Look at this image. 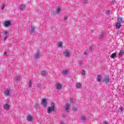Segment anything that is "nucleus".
I'll return each mask as SVG.
<instances>
[{"instance_id":"obj_29","label":"nucleus","mask_w":124,"mask_h":124,"mask_svg":"<svg viewBox=\"0 0 124 124\" xmlns=\"http://www.w3.org/2000/svg\"><path fill=\"white\" fill-rule=\"evenodd\" d=\"M82 75H83V76L86 75V72L84 70H82Z\"/></svg>"},{"instance_id":"obj_8","label":"nucleus","mask_w":124,"mask_h":124,"mask_svg":"<svg viewBox=\"0 0 124 124\" xmlns=\"http://www.w3.org/2000/svg\"><path fill=\"white\" fill-rule=\"evenodd\" d=\"M104 83H106V84H107L108 82H109V76H106L104 77V80L103 81Z\"/></svg>"},{"instance_id":"obj_1","label":"nucleus","mask_w":124,"mask_h":124,"mask_svg":"<svg viewBox=\"0 0 124 124\" xmlns=\"http://www.w3.org/2000/svg\"><path fill=\"white\" fill-rule=\"evenodd\" d=\"M56 110V106L54 103H51L50 106L48 107L47 108V114H51L52 112H54Z\"/></svg>"},{"instance_id":"obj_11","label":"nucleus","mask_w":124,"mask_h":124,"mask_svg":"<svg viewBox=\"0 0 124 124\" xmlns=\"http://www.w3.org/2000/svg\"><path fill=\"white\" fill-rule=\"evenodd\" d=\"M4 94L6 95V96H8L10 95V91L9 90L7 89L4 92Z\"/></svg>"},{"instance_id":"obj_2","label":"nucleus","mask_w":124,"mask_h":124,"mask_svg":"<svg viewBox=\"0 0 124 124\" xmlns=\"http://www.w3.org/2000/svg\"><path fill=\"white\" fill-rule=\"evenodd\" d=\"M40 55H41V53H40V51L37 49L35 55L34 56V59L35 60H37V59H39V58L40 57Z\"/></svg>"},{"instance_id":"obj_7","label":"nucleus","mask_w":124,"mask_h":124,"mask_svg":"<svg viewBox=\"0 0 124 124\" xmlns=\"http://www.w3.org/2000/svg\"><path fill=\"white\" fill-rule=\"evenodd\" d=\"M3 108L4 110H9L10 108V106L8 104H5L3 106Z\"/></svg>"},{"instance_id":"obj_17","label":"nucleus","mask_w":124,"mask_h":124,"mask_svg":"<svg viewBox=\"0 0 124 124\" xmlns=\"http://www.w3.org/2000/svg\"><path fill=\"white\" fill-rule=\"evenodd\" d=\"M81 86H82V84L79 82H78L76 84V87L77 88V89H80V88H81Z\"/></svg>"},{"instance_id":"obj_33","label":"nucleus","mask_w":124,"mask_h":124,"mask_svg":"<svg viewBox=\"0 0 124 124\" xmlns=\"http://www.w3.org/2000/svg\"><path fill=\"white\" fill-rule=\"evenodd\" d=\"M29 87L30 88H31V87H32V85H31V81H30V82H29Z\"/></svg>"},{"instance_id":"obj_16","label":"nucleus","mask_w":124,"mask_h":124,"mask_svg":"<svg viewBox=\"0 0 124 124\" xmlns=\"http://www.w3.org/2000/svg\"><path fill=\"white\" fill-rule=\"evenodd\" d=\"M61 10H62V7H57V8L56 9V14H59V13L61 12Z\"/></svg>"},{"instance_id":"obj_14","label":"nucleus","mask_w":124,"mask_h":124,"mask_svg":"<svg viewBox=\"0 0 124 124\" xmlns=\"http://www.w3.org/2000/svg\"><path fill=\"white\" fill-rule=\"evenodd\" d=\"M122 23H120V22H117L116 24V29H121V27H122Z\"/></svg>"},{"instance_id":"obj_25","label":"nucleus","mask_w":124,"mask_h":124,"mask_svg":"<svg viewBox=\"0 0 124 124\" xmlns=\"http://www.w3.org/2000/svg\"><path fill=\"white\" fill-rule=\"evenodd\" d=\"M124 50H121V51H120V52L119 54V56H120V57H122V56H123V55H124Z\"/></svg>"},{"instance_id":"obj_40","label":"nucleus","mask_w":124,"mask_h":124,"mask_svg":"<svg viewBox=\"0 0 124 124\" xmlns=\"http://www.w3.org/2000/svg\"><path fill=\"white\" fill-rule=\"evenodd\" d=\"M103 124H108V122H104Z\"/></svg>"},{"instance_id":"obj_36","label":"nucleus","mask_w":124,"mask_h":124,"mask_svg":"<svg viewBox=\"0 0 124 124\" xmlns=\"http://www.w3.org/2000/svg\"><path fill=\"white\" fill-rule=\"evenodd\" d=\"M3 56H5V57H6L7 56V53H6V52H4L3 53Z\"/></svg>"},{"instance_id":"obj_34","label":"nucleus","mask_w":124,"mask_h":124,"mask_svg":"<svg viewBox=\"0 0 124 124\" xmlns=\"http://www.w3.org/2000/svg\"><path fill=\"white\" fill-rule=\"evenodd\" d=\"M3 33L4 34V35H6V34H7V31H3Z\"/></svg>"},{"instance_id":"obj_28","label":"nucleus","mask_w":124,"mask_h":124,"mask_svg":"<svg viewBox=\"0 0 124 124\" xmlns=\"http://www.w3.org/2000/svg\"><path fill=\"white\" fill-rule=\"evenodd\" d=\"M78 62L80 65H83V64H84V63L83 62V61H79Z\"/></svg>"},{"instance_id":"obj_19","label":"nucleus","mask_w":124,"mask_h":124,"mask_svg":"<svg viewBox=\"0 0 124 124\" xmlns=\"http://www.w3.org/2000/svg\"><path fill=\"white\" fill-rule=\"evenodd\" d=\"M41 75H43V76H44L47 74V72L46 70H43L41 72Z\"/></svg>"},{"instance_id":"obj_41","label":"nucleus","mask_w":124,"mask_h":124,"mask_svg":"<svg viewBox=\"0 0 124 124\" xmlns=\"http://www.w3.org/2000/svg\"><path fill=\"white\" fill-rule=\"evenodd\" d=\"M60 124H64V123L63 122H60Z\"/></svg>"},{"instance_id":"obj_23","label":"nucleus","mask_w":124,"mask_h":124,"mask_svg":"<svg viewBox=\"0 0 124 124\" xmlns=\"http://www.w3.org/2000/svg\"><path fill=\"white\" fill-rule=\"evenodd\" d=\"M81 122L84 123V122H86V117L85 116H81Z\"/></svg>"},{"instance_id":"obj_10","label":"nucleus","mask_w":124,"mask_h":124,"mask_svg":"<svg viewBox=\"0 0 124 124\" xmlns=\"http://www.w3.org/2000/svg\"><path fill=\"white\" fill-rule=\"evenodd\" d=\"M102 78V77H101V75H98L96 78L97 82H99V83H100V82H101Z\"/></svg>"},{"instance_id":"obj_30","label":"nucleus","mask_w":124,"mask_h":124,"mask_svg":"<svg viewBox=\"0 0 124 124\" xmlns=\"http://www.w3.org/2000/svg\"><path fill=\"white\" fill-rule=\"evenodd\" d=\"M84 55H85L86 56L89 55V54L88 53V50H85L84 52Z\"/></svg>"},{"instance_id":"obj_20","label":"nucleus","mask_w":124,"mask_h":124,"mask_svg":"<svg viewBox=\"0 0 124 124\" xmlns=\"http://www.w3.org/2000/svg\"><path fill=\"white\" fill-rule=\"evenodd\" d=\"M116 56H117V53H112L111 56H110V58L111 59H114V58H116Z\"/></svg>"},{"instance_id":"obj_32","label":"nucleus","mask_w":124,"mask_h":124,"mask_svg":"<svg viewBox=\"0 0 124 124\" xmlns=\"http://www.w3.org/2000/svg\"><path fill=\"white\" fill-rule=\"evenodd\" d=\"M4 6H5L4 4H2V5H1V9H2V10H3V9H4Z\"/></svg>"},{"instance_id":"obj_13","label":"nucleus","mask_w":124,"mask_h":124,"mask_svg":"<svg viewBox=\"0 0 124 124\" xmlns=\"http://www.w3.org/2000/svg\"><path fill=\"white\" fill-rule=\"evenodd\" d=\"M117 20H118V23H120L121 24L124 23V22L123 21H124V18L122 17H118Z\"/></svg>"},{"instance_id":"obj_12","label":"nucleus","mask_w":124,"mask_h":124,"mask_svg":"<svg viewBox=\"0 0 124 124\" xmlns=\"http://www.w3.org/2000/svg\"><path fill=\"white\" fill-rule=\"evenodd\" d=\"M55 87L57 90H61L62 89V85L60 83H56Z\"/></svg>"},{"instance_id":"obj_18","label":"nucleus","mask_w":124,"mask_h":124,"mask_svg":"<svg viewBox=\"0 0 124 124\" xmlns=\"http://www.w3.org/2000/svg\"><path fill=\"white\" fill-rule=\"evenodd\" d=\"M27 119L28 122H31V121H32V117L31 115L28 116Z\"/></svg>"},{"instance_id":"obj_31","label":"nucleus","mask_w":124,"mask_h":124,"mask_svg":"<svg viewBox=\"0 0 124 124\" xmlns=\"http://www.w3.org/2000/svg\"><path fill=\"white\" fill-rule=\"evenodd\" d=\"M83 3L84 4H86V3H88V0H83Z\"/></svg>"},{"instance_id":"obj_21","label":"nucleus","mask_w":124,"mask_h":124,"mask_svg":"<svg viewBox=\"0 0 124 124\" xmlns=\"http://www.w3.org/2000/svg\"><path fill=\"white\" fill-rule=\"evenodd\" d=\"M124 107H120L118 109V112L120 113V112H123L124 111Z\"/></svg>"},{"instance_id":"obj_6","label":"nucleus","mask_w":124,"mask_h":124,"mask_svg":"<svg viewBox=\"0 0 124 124\" xmlns=\"http://www.w3.org/2000/svg\"><path fill=\"white\" fill-rule=\"evenodd\" d=\"M65 110L66 112H67L68 113L70 112V105H69L68 103H66L65 104Z\"/></svg>"},{"instance_id":"obj_24","label":"nucleus","mask_w":124,"mask_h":124,"mask_svg":"<svg viewBox=\"0 0 124 124\" xmlns=\"http://www.w3.org/2000/svg\"><path fill=\"white\" fill-rule=\"evenodd\" d=\"M21 79V76H17L16 77V81H19Z\"/></svg>"},{"instance_id":"obj_3","label":"nucleus","mask_w":124,"mask_h":124,"mask_svg":"<svg viewBox=\"0 0 124 124\" xmlns=\"http://www.w3.org/2000/svg\"><path fill=\"white\" fill-rule=\"evenodd\" d=\"M63 54L64 57H66V58L69 57V56H70V52H69V49H65L64 51L63 52Z\"/></svg>"},{"instance_id":"obj_5","label":"nucleus","mask_w":124,"mask_h":124,"mask_svg":"<svg viewBox=\"0 0 124 124\" xmlns=\"http://www.w3.org/2000/svg\"><path fill=\"white\" fill-rule=\"evenodd\" d=\"M3 25H4V27H5V28H7V27H9V26H11V22H10V21L8 20L3 22Z\"/></svg>"},{"instance_id":"obj_22","label":"nucleus","mask_w":124,"mask_h":124,"mask_svg":"<svg viewBox=\"0 0 124 124\" xmlns=\"http://www.w3.org/2000/svg\"><path fill=\"white\" fill-rule=\"evenodd\" d=\"M58 46L59 48H62V42H59V43H58Z\"/></svg>"},{"instance_id":"obj_4","label":"nucleus","mask_w":124,"mask_h":124,"mask_svg":"<svg viewBox=\"0 0 124 124\" xmlns=\"http://www.w3.org/2000/svg\"><path fill=\"white\" fill-rule=\"evenodd\" d=\"M41 104L44 106V107H47V101L46 99L43 98L42 99Z\"/></svg>"},{"instance_id":"obj_38","label":"nucleus","mask_w":124,"mask_h":124,"mask_svg":"<svg viewBox=\"0 0 124 124\" xmlns=\"http://www.w3.org/2000/svg\"><path fill=\"white\" fill-rule=\"evenodd\" d=\"M64 20H67V16H64Z\"/></svg>"},{"instance_id":"obj_26","label":"nucleus","mask_w":124,"mask_h":124,"mask_svg":"<svg viewBox=\"0 0 124 124\" xmlns=\"http://www.w3.org/2000/svg\"><path fill=\"white\" fill-rule=\"evenodd\" d=\"M103 37V33H100L99 35V39H101Z\"/></svg>"},{"instance_id":"obj_42","label":"nucleus","mask_w":124,"mask_h":124,"mask_svg":"<svg viewBox=\"0 0 124 124\" xmlns=\"http://www.w3.org/2000/svg\"><path fill=\"white\" fill-rule=\"evenodd\" d=\"M6 38H7V37H5L4 39V41H5V40H6Z\"/></svg>"},{"instance_id":"obj_9","label":"nucleus","mask_w":124,"mask_h":124,"mask_svg":"<svg viewBox=\"0 0 124 124\" xmlns=\"http://www.w3.org/2000/svg\"><path fill=\"white\" fill-rule=\"evenodd\" d=\"M69 71L68 70L65 69V70H63L62 71V75H63L64 76L65 75H67V74H68L69 73Z\"/></svg>"},{"instance_id":"obj_39","label":"nucleus","mask_w":124,"mask_h":124,"mask_svg":"<svg viewBox=\"0 0 124 124\" xmlns=\"http://www.w3.org/2000/svg\"><path fill=\"white\" fill-rule=\"evenodd\" d=\"M106 14H107V15H108V14H109V10H108V11H107V13H106Z\"/></svg>"},{"instance_id":"obj_27","label":"nucleus","mask_w":124,"mask_h":124,"mask_svg":"<svg viewBox=\"0 0 124 124\" xmlns=\"http://www.w3.org/2000/svg\"><path fill=\"white\" fill-rule=\"evenodd\" d=\"M20 9L21 10H24L25 8V5L22 4L20 7H19Z\"/></svg>"},{"instance_id":"obj_35","label":"nucleus","mask_w":124,"mask_h":124,"mask_svg":"<svg viewBox=\"0 0 124 124\" xmlns=\"http://www.w3.org/2000/svg\"><path fill=\"white\" fill-rule=\"evenodd\" d=\"M73 110L75 112H76L77 111V108L74 107L73 108Z\"/></svg>"},{"instance_id":"obj_37","label":"nucleus","mask_w":124,"mask_h":124,"mask_svg":"<svg viewBox=\"0 0 124 124\" xmlns=\"http://www.w3.org/2000/svg\"><path fill=\"white\" fill-rule=\"evenodd\" d=\"M62 117L63 118H65L66 117V114H65V113L63 114Z\"/></svg>"},{"instance_id":"obj_15","label":"nucleus","mask_w":124,"mask_h":124,"mask_svg":"<svg viewBox=\"0 0 124 124\" xmlns=\"http://www.w3.org/2000/svg\"><path fill=\"white\" fill-rule=\"evenodd\" d=\"M34 27L33 26H31L30 29V32L31 33H34Z\"/></svg>"}]
</instances>
